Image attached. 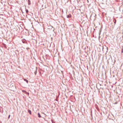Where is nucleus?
Segmentation results:
<instances>
[{"label":"nucleus","mask_w":123,"mask_h":123,"mask_svg":"<svg viewBox=\"0 0 123 123\" xmlns=\"http://www.w3.org/2000/svg\"><path fill=\"white\" fill-rule=\"evenodd\" d=\"M26 93L28 95V96H29V93H28V92H26Z\"/></svg>","instance_id":"6"},{"label":"nucleus","mask_w":123,"mask_h":123,"mask_svg":"<svg viewBox=\"0 0 123 123\" xmlns=\"http://www.w3.org/2000/svg\"><path fill=\"white\" fill-rule=\"evenodd\" d=\"M28 112L30 114H31V111L30 110H28Z\"/></svg>","instance_id":"2"},{"label":"nucleus","mask_w":123,"mask_h":123,"mask_svg":"<svg viewBox=\"0 0 123 123\" xmlns=\"http://www.w3.org/2000/svg\"><path fill=\"white\" fill-rule=\"evenodd\" d=\"M10 115H9V116H8V119H9L10 118Z\"/></svg>","instance_id":"8"},{"label":"nucleus","mask_w":123,"mask_h":123,"mask_svg":"<svg viewBox=\"0 0 123 123\" xmlns=\"http://www.w3.org/2000/svg\"><path fill=\"white\" fill-rule=\"evenodd\" d=\"M71 15L70 14H69V15H67V17L68 18H71Z\"/></svg>","instance_id":"1"},{"label":"nucleus","mask_w":123,"mask_h":123,"mask_svg":"<svg viewBox=\"0 0 123 123\" xmlns=\"http://www.w3.org/2000/svg\"><path fill=\"white\" fill-rule=\"evenodd\" d=\"M26 13H27L28 12V10L27 9L26 10Z\"/></svg>","instance_id":"7"},{"label":"nucleus","mask_w":123,"mask_h":123,"mask_svg":"<svg viewBox=\"0 0 123 123\" xmlns=\"http://www.w3.org/2000/svg\"><path fill=\"white\" fill-rule=\"evenodd\" d=\"M22 92H25V93L26 92L25 91V90H22Z\"/></svg>","instance_id":"5"},{"label":"nucleus","mask_w":123,"mask_h":123,"mask_svg":"<svg viewBox=\"0 0 123 123\" xmlns=\"http://www.w3.org/2000/svg\"><path fill=\"white\" fill-rule=\"evenodd\" d=\"M24 80L25 81H26L27 83H28V81L27 80H26V79H24Z\"/></svg>","instance_id":"3"},{"label":"nucleus","mask_w":123,"mask_h":123,"mask_svg":"<svg viewBox=\"0 0 123 123\" xmlns=\"http://www.w3.org/2000/svg\"><path fill=\"white\" fill-rule=\"evenodd\" d=\"M38 117H41V116H40V114L39 113H38Z\"/></svg>","instance_id":"4"},{"label":"nucleus","mask_w":123,"mask_h":123,"mask_svg":"<svg viewBox=\"0 0 123 123\" xmlns=\"http://www.w3.org/2000/svg\"><path fill=\"white\" fill-rule=\"evenodd\" d=\"M115 22H114V24H115V25L116 24V19L115 20Z\"/></svg>","instance_id":"9"}]
</instances>
